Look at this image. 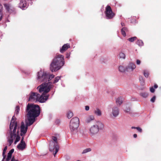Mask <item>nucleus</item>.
I'll return each instance as SVG.
<instances>
[{
    "mask_svg": "<svg viewBox=\"0 0 161 161\" xmlns=\"http://www.w3.org/2000/svg\"><path fill=\"white\" fill-rule=\"evenodd\" d=\"M39 106L36 104L29 103L27 106L26 111L28 118V125H32L35 121V118L38 117L40 113Z\"/></svg>",
    "mask_w": 161,
    "mask_h": 161,
    "instance_id": "obj_1",
    "label": "nucleus"
},
{
    "mask_svg": "<svg viewBox=\"0 0 161 161\" xmlns=\"http://www.w3.org/2000/svg\"><path fill=\"white\" fill-rule=\"evenodd\" d=\"M64 57L60 54H57L50 64V69L52 72L59 70L64 64Z\"/></svg>",
    "mask_w": 161,
    "mask_h": 161,
    "instance_id": "obj_2",
    "label": "nucleus"
},
{
    "mask_svg": "<svg viewBox=\"0 0 161 161\" xmlns=\"http://www.w3.org/2000/svg\"><path fill=\"white\" fill-rule=\"evenodd\" d=\"M104 127V124L100 121H97L95 124L92 125L89 130L91 136L97 134L99 130H103Z\"/></svg>",
    "mask_w": 161,
    "mask_h": 161,
    "instance_id": "obj_3",
    "label": "nucleus"
},
{
    "mask_svg": "<svg viewBox=\"0 0 161 161\" xmlns=\"http://www.w3.org/2000/svg\"><path fill=\"white\" fill-rule=\"evenodd\" d=\"M52 140L50 142L49 150L50 151L52 152L55 150L53 153V154L55 157L56 154L58 151L59 146L57 137L54 136H52Z\"/></svg>",
    "mask_w": 161,
    "mask_h": 161,
    "instance_id": "obj_4",
    "label": "nucleus"
},
{
    "mask_svg": "<svg viewBox=\"0 0 161 161\" xmlns=\"http://www.w3.org/2000/svg\"><path fill=\"white\" fill-rule=\"evenodd\" d=\"M79 120L78 117L73 118L70 122V129L71 132L73 134L76 133L79 126Z\"/></svg>",
    "mask_w": 161,
    "mask_h": 161,
    "instance_id": "obj_5",
    "label": "nucleus"
},
{
    "mask_svg": "<svg viewBox=\"0 0 161 161\" xmlns=\"http://www.w3.org/2000/svg\"><path fill=\"white\" fill-rule=\"evenodd\" d=\"M17 119L15 117V115H14L12 117L11 119V130L13 129L14 127L13 130V134L14 135H16V130L17 127V123L16 121ZM12 133L11 131V144L13 142V140L11 139L12 138Z\"/></svg>",
    "mask_w": 161,
    "mask_h": 161,
    "instance_id": "obj_6",
    "label": "nucleus"
},
{
    "mask_svg": "<svg viewBox=\"0 0 161 161\" xmlns=\"http://www.w3.org/2000/svg\"><path fill=\"white\" fill-rule=\"evenodd\" d=\"M37 79L42 82H45L51 80L50 77L48 78V75L45 72L40 71L37 73Z\"/></svg>",
    "mask_w": 161,
    "mask_h": 161,
    "instance_id": "obj_7",
    "label": "nucleus"
},
{
    "mask_svg": "<svg viewBox=\"0 0 161 161\" xmlns=\"http://www.w3.org/2000/svg\"><path fill=\"white\" fill-rule=\"evenodd\" d=\"M53 87L51 82H48L47 83H44L37 87V89L40 91H50Z\"/></svg>",
    "mask_w": 161,
    "mask_h": 161,
    "instance_id": "obj_8",
    "label": "nucleus"
},
{
    "mask_svg": "<svg viewBox=\"0 0 161 161\" xmlns=\"http://www.w3.org/2000/svg\"><path fill=\"white\" fill-rule=\"evenodd\" d=\"M105 13L107 19H113L115 16V14L112 11L111 7L107 5L105 8Z\"/></svg>",
    "mask_w": 161,
    "mask_h": 161,
    "instance_id": "obj_9",
    "label": "nucleus"
},
{
    "mask_svg": "<svg viewBox=\"0 0 161 161\" xmlns=\"http://www.w3.org/2000/svg\"><path fill=\"white\" fill-rule=\"evenodd\" d=\"M42 91H39L40 92ZM42 95L39 94L37 102L40 103H45L48 99L49 95L48 93L49 91H43Z\"/></svg>",
    "mask_w": 161,
    "mask_h": 161,
    "instance_id": "obj_10",
    "label": "nucleus"
},
{
    "mask_svg": "<svg viewBox=\"0 0 161 161\" xmlns=\"http://www.w3.org/2000/svg\"><path fill=\"white\" fill-rule=\"evenodd\" d=\"M39 94L35 92H31L29 95V101L37 102Z\"/></svg>",
    "mask_w": 161,
    "mask_h": 161,
    "instance_id": "obj_11",
    "label": "nucleus"
},
{
    "mask_svg": "<svg viewBox=\"0 0 161 161\" xmlns=\"http://www.w3.org/2000/svg\"><path fill=\"white\" fill-rule=\"evenodd\" d=\"M136 67L135 64L132 63H130L125 68L126 71L130 72L132 71Z\"/></svg>",
    "mask_w": 161,
    "mask_h": 161,
    "instance_id": "obj_12",
    "label": "nucleus"
},
{
    "mask_svg": "<svg viewBox=\"0 0 161 161\" xmlns=\"http://www.w3.org/2000/svg\"><path fill=\"white\" fill-rule=\"evenodd\" d=\"M20 128L21 132L20 135L22 136L23 134L25 135L28 129V126L27 125L25 127L24 123L22 122L21 123Z\"/></svg>",
    "mask_w": 161,
    "mask_h": 161,
    "instance_id": "obj_13",
    "label": "nucleus"
},
{
    "mask_svg": "<svg viewBox=\"0 0 161 161\" xmlns=\"http://www.w3.org/2000/svg\"><path fill=\"white\" fill-rule=\"evenodd\" d=\"M27 4L25 0H21L19 3V7L22 9H25L27 7Z\"/></svg>",
    "mask_w": 161,
    "mask_h": 161,
    "instance_id": "obj_14",
    "label": "nucleus"
},
{
    "mask_svg": "<svg viewBox=\"0 0 161 161\" xmlns=\"http://www.w3.org/2000/svg\"><path fill=\"white\" fill-rule=\"evenodd\" d=\"M70 46L69 44L67 43L64 44L62 47L60 49V52L61 53H63L68 48H70Z\"/></svg>",
    "mask_w": 161,
    "mask_h": 161,
    "instance_id": "obj_15",
    "label": "nucleus"
},
{
    "mask_svg": "<svg viewBox=\"0 0 161 161\" xmlns=\"http://www.w3.org/2000/svg\"><path fill=\"white\" fill-rule=\"evenodd\" d=\"M119 110L117 107H114L112 108V114L114 117H116L119 114Z\"/></svg>",
    "mask_w": 161,
    "mask_h": 161,
    "instance_id": "obj_16",
    "label": "nucleus"
},
{
    "mask_svg": "<svg viewBox=\"0 0 161 161\" xmlns=\"http://www.w3.org/2000/svg\"><path fill=\"white\" fill-rule=\"evenodd\" d=\"M26 144L25 142H21L17 146V147L19 150H23L25 148Z\"/></svg>",
    "mask_w": 161,
    "mask_h": 161,
    "instance_id": "obj_17",
    "label": "nucleus"
},
{
    "mask_svg": "<svg viewBox=\"0 0 161 161\" xmlns=\"http://www.w3.org/2000/svg\"><path fill=\"white\" fill-rule=\"evenodd\" d=\"M128 29L126 27H124L121 30V33L124 36H126V32L128 31Z\"/></svg>",
    "mask_w": 161,
    "mask_h": 161,
    "instance_id": "obj_18",
    "label": "nucleus"
},
{
    "mask_svg": "<svg viewBox=\"0 0 161 161\" xmlns=\"http://www.w3.org/2000/svg\"><path fill=\"white\" fill-rule=\"evenodd\" d=\"M94 113L98 116H100L102 114L101 110L98 108H97L96 110L94 111Z\"/></svg>",
    "mask_w": 161,
    "mask_h": 161,
    "instance_id": "obj_19",
    "label": "nucleus"
},
{
    "mask_svg": "<svg viewBox=\"0 0 161 161\" xmlns=\"http://www.w3.org/2000/svg\"><path fill=\"white\" fill-rule=\"evenodd\" d=\"M94 119V117L93 116L91 115L88 118H87L86 120V121L87 123H89L92 120H93Z\"/></svg>",
    "mask_w": 161,
    "mask_h": 161,
    "instance_id": "obj_20",
    "label": "nucleus"
},
{
    "mask_svg": "<svg viewBox=\"0 0 161 161\" xmlns=\"http://www.w3.org/2000/svg\"><path fill=\"white\" fill-rule=\"evenodd\" d=\"M148 93L145 92H141L140 93V95L143 97L146 98L148 96Z\"/></svg>",
    "mask_w": 161,
    "mask_h": 161,
    "instance_id": "obj_21",
    "label": "nucleus"
},
{
    "mask_svg": "<svg viewBox=\"0 0 161 161\" xmlns=\"http://www.w3.org/2000/svg\"><path fill=\"white\" fill-rule=\"evenodd\" d=\"M117 104L120 105L122 103V98L121 97H118L116 100Z\"/></svg>",
    "mask_w": 161,
    "mask_h": 161,
    "instance_id": "obj_22",
    "label": "nucleus"
},
{
    "mask_svg": "<svg viewBox=\"0 0 161 161\" xmlns=\"http://www.w3.org/2000/svg\"><path fill=\"white\" fill-rule=\"evenodd\" d=\"M20 110L19 107V106H17L15 108V112L14 113V115H17L19 113Z\"/></svg>",
    "mask_w": 161,
    "mask_h": 161,
    "instance_id": "obj_23",
    "label": "nucleus"
},
{
    "mask_svg": "<svg viewBox=\"0 0 161 161\" xmlns=\"http://www.w3.org/2000/svg\"><path fill=\"white\" fill-rule=\"evenodd\" d=\"M67 116L69 119L71 118L73 115V113L70 111L68 112L67 113Z\"/></svg>",
    "mask_w": 161,
    "mask_h": 161,
    "instance_id": "obj_24",
    "label": "nucleus"
},
{
    "mask_svg": "<svg viewBox=\"0 0 161 161\" xmlns=\"http://www.w3.org/2000/svg\"><path fill=\"white\" fill-rule=\"evenodd\" d=\"M3 5L6 10L8 11H9L10 10V6L9 4L5 3H4Z\"/></svg>",
    "mask_w": 161,
    "mask_h": 161,
    "instance_id": "obj_25",
    "label": "nucleus"
},
{
    "mask_svg": "<svg viewBox=\"0 0 161 161\" xmlns=\"http://www.w3.org/2000/svg\"><path fill=\"white\" fill-rule=\"evenodd\" d=\"M7 138L8 139V142L9 145H10V131L8 130L7 134Z\"/></svg>",
    "mask_w": 161,
    "mask_h": 161,
    "instance_id": "obj_26",
    "label": "nucleus"
},
{
    "mask_svg": "<svg viewBox=\"0 0 161 161\" xmlns=\"http://www.w3.org/2000/svg\"><path fill=\"white\" fill-rule=\"evenodd\" d=\"M139 80L141 85H143L144 84L145 80L142 76H140L139 77Z\"/></svg>",
    "mask_w": 161,
    "mask_h": 161,
    "instance_id": "obj_27",
    "label": "nucleus"
},
{
    "mask_svg": "<svg viewBox=\"0 0 161 161\" xmlns=\"http://www.w3.org/2000/svg\"><path fill=\"white\" fill-rule=\"evenodd\" d=\"M3 9L2 5L0 3V20H1L2 18V11Z\"/></svg>",
    "mask_w": 161,
    "mask_h": 161,
    "instance_id": "obj_28",
    "label": "nucleus"
},
{
    "mask_svg": "<svg viewBox=\"0 0 161 161\" xmlns=\"http://www.w3.org/2000/svg\"><path fill=\"white\" fill-rule=\"evenodd\" d=\"M119 71L120 72H123L126 71L125 68L122 66H119Z\"/></svg>",
    "mask_w": 161,
    "mask_h": 161,
    "instance_id": "obj_29",
    "label": "nucleus"
},
{
    "mask_svg": "<svg viewBox=\"0 0 161 161\" xmlns=\"http://www.w3.org/2000/svg\"><path fill=\"white\" fill-rule=\"evenodd\" d=\"M7 149V146H6L3 151V159H5L6 158V155H5V153Z\"/></svg>",
    "mask_w": 161,
    "mask_h": 161,
    "instance_id": "obj_30",
    "label": "nucleus"
},
{
    "mask_svg": "<svg viewBox=\"0 0 161 161\" xmlns=\"http://www.w3.org/2000/svg\"><path fill=\"white\" fill-rule=\"evenodd\" d=\"M91 149L90 148H86V149H84L83 151L82 152V154H84V153H87L88 152L91 151Z\"/></svg>",
    "mask_w": 161,
    "mask_h": 161,
    "instance_id": "obj_31",
    "label": "nucleus"
},
{
    "mask_svg": "<svg viewBox=\"0 0 161 161\" xmlns=\"http://www.w3.org/2000/svg\"><path fill=\"white\" fill-rule=\"evenodd\" d=\"M136 44L139 46H142L143 45V42L141 40H138L136 42Z\"/></svg>",
    "mask_w": 161,
    "mask_h": 161,
    "instance_id": "obj_32",
    "label": "nucleus"
},
{
    "mask_svg": "<svg viewBox=\"0 0 161 161\" xmlns=\"http://www.w3.org/2000/svg\"><path fill=\"white\" fill-rule=\"evenodd\" d=\"M136 39V37H133L131 38H129L128 39V40L131 42H132L134 41Z\"/></svg>",
    "mask_w": 161,
    "mask_h": 161,
    "instance_id": "obj_33",
    "label": "nucleus"
},
{
    "mask_svg": "<svg viewBox=\"0 0 161 161\" xmlns=\"http://www.w3.org/2000/svg\"><path fill=\"white\" fill-rule=\"evenodd\" d=\"M158 86L157 84H155L153 86L151 87L150 88V91H155L154 89L157 88Z\"/></svg>",
    "mask_w": 161,
    "mask_h": 161,
    "instance_id": "obj_34",
    "label": "nucleus"
},
{
    "mask_svg": "<svg viewBox=\"0 0 161 161\" xmlns=\"http://www.w3.org/2000/svg\"><path fill=\"white\" fill-rule=\"evenodd\" d=\"M120 58L124 59L125 58V55L123 53H120L119 54Z\"/></svg>",
    "mask_w": 161,
    "mask_h": 161,
    "instance_id": "obj_35",
    "label": "nucleus"
},
{
    "mask_svg": "<svg viewBox=\"0 0 161 161\" xmlns=\"http://www.w3.org/2000/svg\"><path fill=\"white\" fill-rule=\"evenodd\" d=\"M20 139V137L18 135L16 136L15 140L14 142V143L16 144L17 142H19Z\"/></svg>",
    "mask_w": 161,
    "mask_h": 161,
    "instance_id": "obj_36",
    "label": "nucleus"
},
{
    "mask_svg": "<svg viewBox=\"0 0 161 161\" xmlns=\"http://www.w3.org/2000/svg\"><path fill=\"white\" fill-rule=\"evenodd\" d=\"M60 78V77L59 76H57L56 77L54 81V83H55L58 81L59 79Z\"/></svg>",
    "mask_w": 161,
    "mask_h": 161,
    "instance_id": "obj_37",
    "label": "nucleus"
},
{
    "mask_svg": "<svg viewBox=\"0 0 161 161\" xmlns=\"http://www.w3.org/2000/svg\"><path fill=\"white\" fill-rule=\"evenodd\" d=\"M149 74L148 72L145 71L144 72V75L147 78L149 76Z\"/></svg>",
    "mask_w": 161,
    "mask_h": 161,
    "instance_id": "obj_38",
    "label": "nucleus"
},
{
    "mask_svg": "<svg viewBox=\"0 0 161 161\" xmlns=\"http://www.w3.org/2000/svg\"><path fill=\"white\" fill-rule=\"evenodd\" d=\"M10 160V151H9L8 153L7 157L6 159V161H9Z\"/></svg>",
    "mask_w": 161,
    "mask_h": 161,
    "instance_id": "obj_39",
    "label": "nucleus"
},
{
    "mask_svg": "<svg viewBox=\"0 0 161 161\" xmlns=\"http://www.w3.org/2000/svg\"><path fill=\"white\" fill-rule=\"evenodd\" d=\"M156 98V97L155 96H153L152 97V98L151 99V100H150L151 101V102H152V103L154 102L155 101Z\"/></svg>",
    "mask_w": 161,
    "mask_h": 161,
    "instance_id": "obj_40",
    "label": "nucleus"
},
{
    "mask_svg": "<svg viewBox=\"0 0 161 161\" xmlns=\"http://www.w3.org/2000/svg\"><path fill=\"white\" fill-rule=\"evenodd\" d=\"M136 129L138 130V131H139V132L141 133L142 132V129H141L140 127H137L136 128Z\"/></svg>",
    "mask_w": 161,
    "mask_h": 161,
    "instance_id": "obj_41",
    "label": "nucleus"
},
{
    "mask_svg": "<svg viewBox=\"0 0 161 161\" xmlns=\"http://www.w3.org/2000/svg\"><path fill=\"white\" fill-rule=\"evenodd\" d=\"M11 158V161H19L18 159L14 158V157H13L12 158Z\"/></svg>",
    "mask_w": 161,
    "mask_h": 161,
    "instance_id": "obj_42",
    "label": "nucleus"
},
{
    "mask_svg": "<svg viewBox=\"0 0 161 161\" xmlns=\"http://www.w3.org/2000/svg\"><path fill=\"white\" fill-rule=\"evenodd\" d=\"M54 77V75H53V74H52V75H48V78L49 77H50V79H51V80Z\"/></svg>",
    "mask_w": 161,
    "mask_h": 161,
    "instance_id": "obj_43",
    "label": "nucleus"
},
{
    "mask_svg": "<svg viewBox=\"0 0 161 161\" xmlns=\"http://www.w3.org/2000/svg\"><path fill=\"white\" fill-rule=\"evenodd\" d=\"M136 63L137 65H139L141 63V61L139 59H137L136 61Z\"/></svg>",
    "mask_w": 161,
    "mask_h": 161,
    "instance_id": "obj_44",
    "label": "nucleus"
},
{
    "mask_svg": "<svg viewBox=\"0 0 161 161\" xmlns=\"http://www.w3.org/2000/svg\"><path fill=\"white\" fill-rule=\"evenodd\" d=\"M66 58H69L70 55V53H67L66 54Z\"/></svg>",
    "mask_w": 161,
    "mask_h": 161,
    "instance_id": "obj_45",
    "label": "nucleus"
},
{
    "mask_svg": "<svg viewBox=\"0 0 161 161\" xmlns=\"http://www.w3.org/2000/svg\"><path fill=\"white\" fill-rule=\"evenodd\" d=\"M130 108H127V109H125V112H126L127 113H128V112H130Z\"/></svg>",
    "mask_w": 161,
    "mask_h": 161,
    "instance_id": "obj_46",
    "label": "nucleus"
},
{
    "mask_svg": "<svg viewBox=\"0 0 161 161\" xmlns=\"http://www.w3.org/2000/svg\"><path fill=\"white\" fill-rule=\"evenodd\" d=\"M89 109V107L88 106H85V110L86 111H88Z\"/></svg>",
    "mask_w": 161,
    "mask_h": 161,
    "instance_id": "obj_47",
    "label": "nucleus"
},
{
    "mask_svg": "<svg viewBox=\"0 0 161 161\" xmlns=\"http://www.w3.org/2000/svg\"><path fill=\"white\" fill-rule=\"evenodd\" d=\"M14 149H12L11 150V158L12 154L14 152Z\"/></svg>",
    "mask_w": 161,
    "mask_h": 161,
    "instance_id": "obj_48",
    "label": "nucleus"
},
{
    "mask_svg": "<svg viewBox=\"0 0 161 161\" xmlns=\"http://www.w3.org/2000/svg\"><path fill=\"white\" fill-rule=\"evenodd\" d=\"M14 9L13 10H12V9H11V12H10L11 14H14L15 13V12H14Z\"/></svg>",
    "mask_w": 161,
    "mask_h": 161,
    "instance_id": "obj_49",
    "label": "nucleus"
},
{
    "mask_svg": "<svg viewBox=\"0 0 161 161\" xmlns=\"http://www.w3.org/2000/svg\"><path fill=\"white\" fill-rule=\"evenodd\" d=\"M24 137H22V138H21V142H25L24 141Z\"/></svg>",
    "mask_w": 161,
    "mask_h": 161,
    "instance_id": "obj_50",
    "label": "nucleus"
},
{
    "mask_svg": "<svg viewBox=\"0 0 161 161\" xmlns=\"http://www.w3.org/2000/svg\"><path fill=\"white\" fill-rule=\"evenodd\" d=\"M137 134H134V135H133V137H134V138H136V137H137Z\"/></svg>",
    "mask_w": 161,
    "mask_h": 161,
    "instance_id": "obj_51",
    "label": "nucleus"
},
{
    "mask_svg": "<svg viewBox=\"0 0 161 161\" xmlns=\"http://www.w3.org/2000/svg\"><path fill=\"white\" fill-rule=\"evenodd\" d=\"M121 25L122 26H124L125 25V23L123 22L121 23Z\"/></svg>",
    "mask_w": 161,
    "mask_h": 161,
    "instance_id": "obj_52",
    "label": "nucleus"
},
{
    "mask_svg": "<svg viewBox=\"0 0 161 161\" xmlns=\"http://www.w3.org/2000/svg\"><path fill=\"white\" fill-rule=\"evenodd\" d=\"M137 127H134V126H132L131 127V128L132 129H136V128Z\"/></svg>",
    "mask_w": 161,
    "mask_h": 161,
    "instance_id": "obj_53",
    "label": "nucleus"
},
{
    "mask_svg": "<svg viewBox=\"0 0 161 161\" xmlns=\"http://www.w3.org/2000/svg\"><path fill=\"white\" fill-rule=\"evenodd\" d=\"M5 159H3V160H2V161H4V160Z\"/></svg>",
    "mask_w": 161,
    "mask_h": 161,
    "instance_id": "obj_54",
    "label": "nucleus"
},
{
    "mask_svg": "<svg viewBox=\"0 0 161 161\" xmlns=\"http://www.w3.org/2000/svg\"><path fill=\"white\" fill-rule=\"evenodd\" d=\"M152 93H154L155 91H151Z\"/></svg>",
    "mask_w": 161,
    "mask_h": 161,
    "instance_id": "obj_55",
    "label": "nucleus"
},
{
    "mask_svg": "<svg viewBox=\"0 0 161 161\" xmlns=\"http://www.w3.org/2000/svg\"><path fill=\"white\" fill-rule=\"evenodd\" d=\"M9 127L10 128V125H9Z\"/></svg>",
    "mask_w": 161,
    "mask_h": 161,
    "instance_id": "obj_56",
    "label": "nucleus"
}]
</instances>
